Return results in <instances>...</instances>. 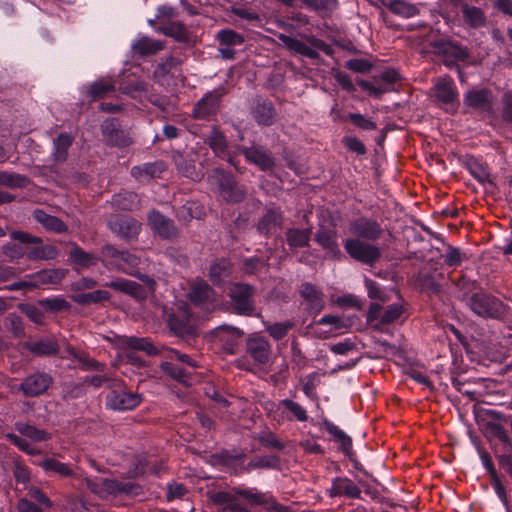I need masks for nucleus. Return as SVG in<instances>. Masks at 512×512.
<instances>
[{
    "mask_svg": "<svg viewBox=\"0 0 512 512\" xmlns=\"http://www.w3.org/2000/svg\"><path fill=\"white\" fill-rule=\"evenodd\" d=\"M123 346L130 350L128 353L130 360H135L132 356L133 351H142L149 356H161L162 361L159 365L161 371L167 377L184 385H191L196 369L199 367L197 360L192 356L174 348L156 345L147 337H126Z\"/></svg>",
    "mask_w": 512,
    "mask_h": 512,
    "instance_id": "f257e3e1",
    "label": "nucleus"
},
{
    "mask_svg": "<svg viewBox=\"0 0 512 512\" xmlns=\"http://www.w3.org/2000/svg\"><path fill=\"white\" fill-rule=\"evenodd\" d=\"M348 230L352 236L343 240L347 256L361 265L374 267L382 257L381 248L373 244L384 233L382 225L374 218L361 216L349 222Z\"/></svg>",
    "mask_w": 512,
    "mask_h": 512,
    "instance_id": "f03ea898",
    "label": "nucleus"
},
{
    "mask_svg": "<svg viewBox=\"0 0 512 512\" xmlns=\"http://www.w3.org/2000/svg\"><path fill=\"white\" fill-rule=\"evenodd\" d=\"M277 38L291 55L302 59H310L314 63H318L320 60L319 51H323L327 55H330L332 51L329 44L314 35L305 34L302 39H298L284 33H279Z\"/></svg>",
    "mask_w": 512,
    "mask_h": 512,
    "instance_id": "7ed1b4c3",
    "label": "nucleus"
},
{
    "mask_svg": "<svg viewBox=\"0 0 512 512\" xmlns=\"http://www.w3.org/2000/svg\"><path fill=\"white\" fill-rule=\"evenodd\" d=\"M207 182L228 204H239L246 198L245 186L239 185L233 174L222 168H213L208 173Z\"/></svg>",
    "mask_w": 512,
    "mask_h": 512,
    "instance_id": "20e7f679",
    "label": "nucleus"
},
{
    "mask_svg": "<svg viewBox=\"0 0 512 512\" xmlns=\"http://www.w3.org/2000/svg\"><path fill=\"white\" fill-rule=\"evenodd\" d=\"M255 293L256 288L251 284L243 282L231 284L227 292L231 311L246 317L256 315Z\"/></svg>",
    "mask_w": 512,
    "mask_h": 512,
    "instance_id": "39448f33",
    "label": "nucleus"
},
{
    "mask_svg": "<svg viewBox=\"0 0 512 512\" xmlns=\"http://www.w3.org/2000/svg\"><path fill=\"white\" fill-rule=\"evenodd\" d=\"M110 391L105 397L107 409L124 412L137 408L143 397L141 394L126 389V384L122 379L111 382Z\"/></svg>",
    "mask_w": 512,
    "mask_h": 512,
    "instance_id": "423d86ee",
    "label": "nucleus"
},
{
    "mask_svg": "<svg viewBox=\"0 0 512 512\" xmlns=\"http://www.w3.org/2000/svg\"><path fill=\"white\" fill-rule=\"evenodd\" d=\"M205 142L218 158L227 161L238 173L246 172L247 168L241 164L235 145L229 146L226 136L217 126L212 127Z\"/></svg>",
    "mask_w": 512,
    "mask_h": 512,
    "instance_id": "0eeeda50",
    "label": "nucleus"
},
{
    "mask_svg": "<svg viewBox=\"0 0 512 512\" xmlns=\"http://www.w3.org/2000/svg\"><path fill=\"white\" fill-rule=\"evenodd\" d=\"M483 414L487 417V419H483L485 436L488 439H498L505 449L512 450V438L504 427L505 424L511 426L512 415L502 413L495 409H485Z\"/></svg>",
    "mask_w": 512,
    "mask_h": 512,
    "instance_id": "6e6552de",
    "label": "nucleus"
},
{
    "mask_svg": "<svg viewBox=\"0 0 512 512\" xmlns=\"http://www.w3.org/2000/svg\"><path fill=\"white\" fill-rule=\"evenodd\" d=\"M468 304L470 309L482 318L500 320L507 314V306L500 299L486 292L472 294Z\"/></svg>",
    "mask_w": 512,
    "mask_h": 512,
    "instance_id": "1a4fd4ad",
    "label": "nucleus"
},
{
    "mask_svg": "<svg viewBox=\"0 0 512 512\" xmlns=\"http://www.w3.org/2000/svg\"><path fill=\"white\" fill-rule=\"evenodd\" d=\"M401 80V76L395 69L387 68L377 75H373L371 80L357 79L356 83L369 96L380 99L383 94L395 91V84Z\"/></svg>",
    "mask_w": 512,
    "mask_h": 512,
    "instance_id": "9d476101",
    "label": "nucleus"
},
{
    "mask_svg": "<svg viewBox=\"0 0 512 512\" xmlns=\"http://www.w3.org/2000/svg\"><path fill=\"white\" fill-rule=\"evenodd\" d=\"M238 158L244 156L245 161L256 166L260 171L271 173L276 168V158L271 150L261 144L253 143L250 146L236 144Z\"/></svg>",
    "mask_w": 512,
    "mask_h": 512,
    "instance_id": "9b49d317",
    "label": "nucleus"
},
{
    "mask_svg": "<svg viewBox=\"0 0 512 512\" xmlns=\"http://www.w3.org/2000/svg\"><path fill=\"white\" fill-rule=\"evenodd\" d=\"M166 323L170 332L177 337L184 338L196 333L193 314L186 304L172 309L167 314Z\"/></svg>",
    "mask_w": 512,
    "mask_h": 512,
    "instance_id": "f8f14e48",
    "label": "nucleus"
},
{
    "mask_svg": "<svg viewBox=\"0 0 512 512\" xmlns=\"http://www.w3.org/2000/svg\"><path fill=\"white\" fill-rule=\"evenodd\" d=\"M313 239L324 250L326 259L341 262L346 258L347 254L343 253L340 248L335 226L320 224Z\"/></svg>",
    "mask_w": 512,
    "mask_h": 512,
    "instance_id": "ddd939ff",
    "label": "nucleus"
},
{
    "mask_svg": "<svg viewBox=\"0 0 512 512\" xmlns=\"http://www.w3.org/2000/svg\"><path fill=\"white\" fill-rule=\"evenodd\" d=\"M147 224L154 236L168 242H175L181 234V230L175 222L157 209H152L147 214Z\"/></svg>",
    "mask_w": 512,
    "mask_h": 512,
    "instance_id": "4468645a",
    "label": "nucleus"
},
{
    "mask_svg": "<svg viewBox=\"0 0 512 512\" xmlns=\"http://www.w3.org/2000/svg\"><path fill=\"white\" fill-rule=\"evenodd\" d=\"M322 425L325 428V430L333 436L334 441L339 443L340 451L346 457H348L349 461L353 465V468L358 472L362 473L364 476L371 477L372 475L364 468V466L356 458V453L353 450L352 438L343 430H341L337 425H335L332 421L326 418L322 420Z\"/></svg>",
    "mask_w": 512,
    "mask_h": 512,
    "instance_id": "2eb2a0df",
    "label": "nucleus"
},
{
    "mask_svg": "<svg viewBox=\"0 0 512 512\" xmlns=\"http://www.w3.org/2000/svg\"><path fill=\"white\" fill-rule=\"evenodd\" d=\"M236 498L246 500L251 506H261L269 512H288V507L280 504L270 493H263L257 488H233L232 493Z\"/></svg>",
    "mask_w": 512,
    "mask_h": 512,
    "instance_id": "dca6fc26",
    "label": "nucleus"
},
{
    "mask_svg": "<svg viewBox=\"0 0 512 512\" xmlns=\"http://www.w3.org/2000/svg\"><path fill=\"white\" fill-rule=\"evenodd\" d=\"M101 256L106 259H115L119 268L129 275H136L141 264V258L138 255L126 250H119L110 244H106L101 248Z\"/></svg>",
    "mask_w": 512,
    "mask_h": 512,
    "instance_id": "f3484780",
    "label": "nucleus"
},
{
    "mask_svg": "<svg viewBox=\"0 0 512 512\" xmlns=\"http://www.w3.org/2000/svg\"><path fill=\"white\" fill-rule=\"evenodd\" d=\"M53 384V378L46 372H35L23 379L19 386V390L26 397H38L47 392Z\"/></svg>",
    "mask_w": 512,
    "mask_h": 512,
    "instance_id": "a211bd4d",
    "label": "nucleus"
},
{
    "mask_svg": "<svg viewBox=\"0 0 512 512\" xmlns=\"http://www.w3.org/2000/svg\"><path fill=\"white\" fill-rule=\"evenodd\" d=\"M433 48L436 54L444 57V64L452 68L459 61H466L469 53L466 48L448 40L440 39L433 43Z\"/></svg>",
    "mask_w": 512,
    "mask_h": 512,
    "instance_id": "6ab92c4d",
    "label": "nucleus"
},
{
    "mask_svg": "<svg viewBox=\"0 0 512 512\" xmlns=\"http://www.w3.org/2000/svg\"><path fill=\"white\" fill-rule=\"evenodd\" d=\"M299 294L305 301V310L308 314L316 316L324 309V294L315 284L303 282L300 285Z\"/></svg>",
    "mask_w": 512,
    "mask_h": 512,
    "instance_id": "aec40b11",
    "label": "nucleus"
},
{
    "mask_svg": "<svg viewBox=\"0 0 512 512\" xmlns=\"http://www.w3.org/2000/svg\"><path fill=\"white\" fill-rule=\"evenodd\" d=\"M274 413V418L278 417V422H306L308 420L307 410L301 404L289 398L280 400Z\"/></svg>",
    "mask_w": 512,
    "mask_h": 512,
    "instance_id": "412c9836",
    "label": "nucleus"
},
{
    "mask_svg": "<svg viewBox=\"0 0 512 512\" xmlns=\"http://www.w3.org/2000/svg\"><path fill=\"white\" fill-rule=\"evenodd\" d=\"M284 214L280 207H270L259 219L256 230L263 237H270L282 229Z\"/></svg>",
    "mask_w": 512,
    "mask_h": 512,
    "instance_id": "4be33fe9",
    "label": "nucleus"
},
{
    "mask_svg": "<svg viewBox=\"0 0 512 512\" xmlns=\"http://www.w3.org/2000/svg\"><path fill=\"white\" fill-rule=\"evenodd\" d=\"M220 96L213 92L206 93L198 100L192 109V117L195 120L210 121L219 111Z\"/></svg>",
    "mask_w": 512,
    "mask_h": 512,
    "instance_id": "5701e85b",
    "label": "nucleus"
},
{
    "mask_svg": "<svg viewBox=\"0 0 512 512\" xmlns=\"http://www.w3.org/2000/svg\"><path fill=\"white\" fill-rule=\"evenodd\" d=\"M246 352L255 362L266 364L270 360L271 345L266 337L252 334L246 339Z\"/></svg>",
    "mask_w": 512,
    "mask_h": 512,
    "instance_id": "b1692460",
    "label": "nucleus"
},
{
    "mask_svg": "<svg viewBox=\"0 0 512 512\" xmlns=\"http://www.w3.org/2000/svg\"><path fill=\"white\" fill-rule=\"evenodd\" d=\"M109 225L114 234L128 242L137 239L141 231V224L127 215L115 218Z\"/></svg>",
    "mask_w": 512,
    "mask_h": 512,
    "instance_id": "393cba45",
    "label": "nucleus"
},
{
    "mask_svg": "<svg viewBox=\"0 0 512 512\" xmlns=\"http://www.w3.org/2000/svg\"><path fill=\"white\" fill-rule=\"evenodd\" d=\"M250 113L260 126H272L276 120V109L272 101L258 97L254 99Z\"/></svg>",
    "mask_w": 512,
    "mask_h": 512,
    "instance_id": "a878e982",
    "label": "nucleus"
},
{
    "mask_svg": "<svg viewBox=\"0 0 512 512\" xmlns=\"http://www.w3.org/2000/svg\"><path fill=\"white\" fill-rule=\"evenodd\" d=\"M197 154L193 151L176 152L173 155V162L177 171L184 177L193 181H199L203 174L197 170L195 165Z\"/></svg>",
    "mask_w": 512,
    "mask_h": 512,
    "instance_id": "bb28decb",
    "label": "nucleus"
},
{
    "mask_svg": "<svg viewBox=\"0 0 512 512\" xmlns=\"http://www.w3.org/2000/svg\"><path fill=\"white\" fill-rule=\"evenodd\" d=\"M101 131L103 137L112 146L127 147L131 144V138L115 118L105 120L101 125Z\"/></svg>",
    "mask_w": 512,
    "mask_h": 512,
    "instance_id": "cd10ccee",
    "label": "nucleus"
},
{
    "mask_svg": "<svg viewBox=\"0 0 512 512\" xmlns=\"http://www.w3.org/2000/svg\"><path fill=\"white\" fill-rule=\"evenodd\" d=\"M165 471L166 467L162 459H150L143 456L136 458L129 472L131 477L138 478L145 474L160 477Z\"/></svg>",
    "mask_w": 512,
    "mask_h": 512,
    "instance_id": "c85d7f7f",
    "label": "nucleus"
},
{
    "mask_svg": "<svg viewBox=\"0 0 512 512\" xmlns=\"http://www.w3.org/2000/svg\"><path fill=\"white\" fill-rule=\"evenodd\" d=\"M233 265L228 258H217L209 267L208 277L214 286L222 287L230 282Z\"/></svg>",
    "mask_w": 512,
    "mask_h": 512,
    "instance_id": "c756f323",
    "label": "nucleus"
},
{
    "mask_svg": "<svg viewBox=\"0 0 512 512\" xmlns=\"http://www.w3.org/2000/svg\"><path fill=\"white\" fill-rule=\"evenodd\" d=\"M330 497H345L348 499H361V489L348 477H335L328 490Z\"/></svg>",
    "mask_w": 512,
    "mask_h": 512,
    "instance_id": "7c9ffc66",
    "label": "nucleus"
},
{
    "mask_svg": "<svg viewBox=\"0 0 512 512\" xmlns=\"http://www.w3.org/2000/svg\"><path fill=\"white\" fill-rule=\"evenodd\" d=\"M464 105L474 110L489 112L492 109L493 96L489 89H471L464 94Z\"/></svg>",
    "mask_w": 512,
    "mask_h": 512,
    "instance_id": "2f4dec72",
    "label": "nucleus"
},
{
    "mask_svg": "<svg viewBox=\"0 0 512 512\" xmlns=\"http://www.w3.org/2000/svg\"><path fill=\"white\" fill-rule=\"evenodd\" d=\"M435 97L445 105L458 104L459 93L454 80L450 76L440 77L435 84Z\"/></svg>",
    "mask_w": 512,
    "mask_h": 512,
    "instance_id": "473e14b6",
    "label": "nucleus"
},
{
    "mask_svg": "<svg viewBox=\"0 0 512 512\" xmlns=\"http://www.w3.org/2000/svg\"><path fill=\"white\" fill-rule=\"evenodd\" d=\"M214 505H221L218 512H251L249 508L238 502L237 498L228 491H216L209 495Z\"/></svg>",
    "mask_w": 512,
    "mask_h": 512,
    "instance_id": "72a5a7b5",
    "label": "nucleus"
},
{
    "mask_svg": "<svg viewBox=\"0 0 512 512\" xmlns=\"http://www.w3.org/2000/svg\"><path fill=\"white\" fill-rule=\"evenodd\" d=\"M68 260L73 265L74 270L79 271L95 266L99 258L93 253L86 252L78 244L72 242L71 249L68 252Z\"/></svg>",
    "mask_w": 512,
    "mask_h": 512,
    "instance_id": "f704fd0d",
    "label": "nucleus"
},
{
    "mask_svg": "<svg viewBox=\"0 0 512 512\" xmlns=\"http://www.w3.org/2000/svg\"><path fill=\"white\" fill-rule=\"evenodd\" d=\"M466 169L469 174L481 185L495 187V181L491 176V169L486 162L476 157H470L466 163Z\"/></svg>",
    "mask_w": 512,
    "mask_h": 512,
    "instance_id": "c9c22d12",
    "label": "nucleus"
},
{
    "mask_svg": "<svg viewBox=\"0 0 512 512\" xmlns=\"http://www.w3.org/2000/svg\"><path fill=\"white\" fill-rule=\"evenodd\" d=\"M108 490L109 496H127L136 497L142 494L143 488L140 484L130 481H119L117 479H111L104 484Z\"/></svg>",
    "mask_w": 512,
    "mask_h": 512,
    "instance_id": "e433bc0d",
    "label": "nucleus"
},
{
    "mask_svg": "<svg viewBox=\"0 0 512 512\" xmlns=\"http://www.w3.org/2000/svg\"><path fill=\"white\" fill-rule=\"evenodd\" d=\"M188 297L195 306L208 308L212 304L214 290L207 283H198L191 287Z\"/></svg>",
    "mask_w": 512,
    "mask_h": 512,
    "instance_id": "4c0bfd02",
    "label": "nucleus"
},
{
    "mask_svg": "<svg viewBox=\"0 0 512 512\" xmlns=\"http://www.w3.org/2000/svg\"><path fill=\"white\" fill-rule=\"evenodd\" d=\"M461 12L463 22L469 28L479 29L486 25L487 18L482 8L464 3Z\"/></svg>",
    "mask_w": 512,
    "mask_h": 512,
    "instance_id": "58836bf2",
    "label": "nucleus"
},
{
    "mask_svg": "<svg viewBox=\"0 0 512 512\" xmlns=\"http://www.w3.org/2000/svg\"><path fill=\"white\" fill-rule=\"evenodd\" d=\"M165 170V165L162 161L147 162L141 165L132 167L131 175L136 180L158 178Z\"/></svg>",
    "mask_w": 512,
    "mask_h": 512,
    "instance_id": "ea45409f",
    "label": "nucleus"
},
{
    "mask_svg": "<svg viewBox=\"0 0 512 512\" xmlns=\"http://www.w3.org/2000/svg\"><path fill=\"white\" fill-rule=\"evenodd\" d=\"M140 199L138 194L132 191L121 190L114 194L111 199V205L119 210L132 211L138 208Z\"/></svg>",
    "mask_w": 512,
    "mask_h": 512,
    "instance_id": "a19ab883",
    "label": "nucleus"
},
{
    "mask_svg": "<svg viewBox=\"0 0 512 512\" xmlns=\"http://www.w3.org/2000/svg\"><path fill=\"white\" fill-rule=\"evenodd\" d=\"M164 48L163 42L143 36L132 44L135 55L148 57L157 54Z\"/></svg>",
    "mask_w": 512,
    "mask_h": 512,
    "instance_id": "79ce46f5",
    "label": "nucleus"
},
{
    "mask_svg": "<svg viewBox=\"0 0 512 512\" xmlns=\"http://www.w3.org/2000/svg\"><path fill=\"white\" fill-rule=\"evenodd\" d=\"M39 466L44 470L46 474H57L64 478H70L75 476V472L70 464L60 462L59 460L48 457L43 459Z\"/></svg>",
    "mask_w": 512,
    "mask_h": 512,
    "instance_id": "37998d69",
    "label": "nucleus"
},
{
    "mask_svg": "<svg viewBox=\"0 0 512 512\" xmlns=\"http://www.w3.org/2000/svg\"><path fill=\"white\" fill-rule=\"evenodd\" d=\"M34 218L49 231L60 234L68 230L67 225L60 218L49 215L44 210L36 209L34 211Z\"/></svg>",
    "mask_w": 512,
    "mask_h": 512,
    "instance_id": "c03bdc74",
    "label": "nucleus"
},
{
    "mask_svg": "<svg viewBox=\"0 0 512 512\" xmlns=\"http://www.w3.org/2000/svg\"><path fill=\"white\" fill-rule=\"evenodd\" d=\"M311 234V228H289L286 231L287 244L291 249L309 247Z\"/></svg>",
    "mask_w": 512,
    "mask_h": 512,
    "instance_id": "a18cd8bd",
    "label": "nucleus"
},
{
    "mask_svg": "<svg viewBox=\"0 0 512 512\" xmlns=\"http://www.w3.org/2000/svg\"><path fill=\"white\" fill-rule=\"evenodd\" d=\"M70 298L78 305L88 306L108 301L111 298V294L106 290H94L87 293H74L70 295Z\"/></svg>",
    "mask_w": 512,
    "mask_h": 512,
    "instance_id": "49530a36",
    "label": "nucleus"
},
{
    "mask_svg": "<svg viewBox=\"0 0 512 512\" xmlns=\"http://www.w3.org/2000/svg\"><path fill=\"white\" fill-rule=\"evenodd\" d=\"M182 61L179 58L169 56L159 63L154 70L153 76L156 82L164 85L165 78L180 69Z\"/></svg>",
    "mask_w": 512,
    "mask_h": 512,
    "instance_id": "de8ad7c7",
    "label": "nucleus"
},
{
    "mask_svg": "<svg viewBox=\"0 0 512 512\" xmlns=\"http://www.w3.org/2000/svg\"><path fill=\"white\" fill-rule=\"evenodd\" d=\"M66 270L55 268V269H44L36 272L33 275V284L35 286L45 284H59L66 276Z\"/></svg>",
    "mask_w": 512,
    "mask_h": 512,
    "instance_id": "09e8293b",
    "label": "nucleus"
},
{
    "mask_svg": "<svg viewBox=\"0 0 512 512\" xmlns=\"http://www.w3.org/2000/svg\"><path fill=\"white\" fill-rule=\"evenodd\" d=\"M73 137L66 133H60L53 141V157L56 162H64L68 157L69 148L72 146Z\"/></svg>",
    "mask_w": 512,
    "mask_h": 512,
    "instance_id": "8fccbe9b",
    "label": "nucleus"
},
{
    "mask_svg": "<svg viewBox=\"0 0 512 512\" xmlns=\"http://www.w3.org/2000/svg\"><path fill=\"white\" fill-rule=\"evenodd\" d=\"M157 31L177 42L186 43L189 41V33L185 25L180 22H168L158 27Z\"/></svg>",
    "mask_w": 512,
    "mask_h": 512,
    "instance_id": "3c124183",
    "label": "nucleus"
},
{
    "mask_svg": "<svg viewBox=\"0 0 512 512\" xmlns=\"http://www.w3.org/2000/svg\"><path fill=\"white\" fill-rule=\"evenodd\" d=\"M26 255L29 260H54L58 256V249L53 245H39L34 247H28Z\"/></svg>",
    "mask_w": 512,
    "mask_h": 512,
    "instance_id": "603ef678",
    "label": "nucleus"
},
{
    "mask_svg": "<svg viewBox=\"0 0 512 512\" xmlns=\"http://www.w3.org/2000/svg\"><path fill=\"white\" fill-rule=\"evenodd\" d=\"M16 430L24 437L34 442H44L51 438V434L44 429H39L28 423H16Z\"/></svg>",
    "mask_w": 512,
    "mask_h": 512,
    "instance_id": "864d4df0",
    "label": "nucleus"
},
{
    "mask_svg": "<svg viewBox=\"0 0 512 512\" xmlns=\"http://www.w3.org/2000/svg\"><path fill=\"white\" fill-rule=\"evenodd\" d=\"M386 7L391 13L403 18H412L419 14V9L414 4L404 0H391Z\"/></svg>",
    "mask_w": 512,
    "mask_h": 512,
    "instance_id": "5fc2aeb1",
    "label": "nucleus"
},
{
    "mask_svg": "<svg viewBox=\"0 0 512 512\" xmlns=\"http://www.w3.org/2000/svg\"><path fill=\"white\" fill-rule=\"evenodd\" d=\"M29 184L27 176L9 171H0V186L11 189L25 188Z\"/></svg>",
    "mask_w": 512,
    "mask_h": 512,
    "instance_id": "6e6d98bb",
    "label": "nucleus"
},
{
    "mask_svg": "<svg viewBox=\"0 0 512 512\" xmlns=\"http://www.w3.org/2000/svg\"><path fill=\"white\" fill-rule=\"evenodd\" d=\"M294 327L295 323L291 320L265 324V330L276 341L284 339Z\"/></svg>",
    "mask_w": 512,
    "mask_h": 512,
    "instance_id": "4d7b16f0",
    "label": "nucleus"
},
{
    "mask_svg": "<svg viewBox=\"0 0 512 512\" xmlns=\"http://www.w3.org/2000/svg\"><path fill=\"white\" fill-rule=\"evenodd\" d=\"M280 463V457L277 455L258 456L251 459L248 469H279Z\"/></svg>",
    "mask_w": 512,
    "mask_h": 512,
    "instance_id": "13d9d810",
    "label": "nucleus"
},
{
    "mask_svg": "<svg viewBox=\"0 0 512 512\" xmlns=\"http://www.w3.org/2000/svg\"><path fill=\"white\" fill-rule=\"evenodd\" d=\"M221 46H238L244 43V36L232 29H222L217 34Z\"/></svg>",
    "mask_w": 512,
    "mask_h": 512,
    "instance_id": "bf43d9fd",
    "label": "nucleus"
},
{
    "mask_svg": "<svg viewBox=\"0 0 512 512\" xmlns=\"http://www.w3.org/2000/svg\"><path fill=\"white\" fill-rule=\"evenodd\" d=\"M39 304L49 312L68 311L71 308V304L61 296L41 299Z\"/></svg>",
    "mask_w": 512,
    "mask_h": 512,
    "instance_id": "052dcab7",
    "label": "nucleus"
},
{
    "mask_svg": "<svg viewBox=\"0 0 512 512\" xmlns=\"http://www.w3.org/2000/svg\"><path fill=\"white\" fill-rule=\"evenodd\" d=\"M346 120L362 131H373L377 128V124L372 119L361 113H349Z\"/></svg>",
    "mask_w": 512,
    "mask_h": 512,
    "instance_id": "680f3d73",
    "label": "nucleus"
},
{
    "mask_svg": "<svg viewBox=\"0 0 512 512\" xmlns=\"http://www.w3.org/2000/svg\"><path fill=\"white\" fill-rule=\"evenodd\" d=\"M115 90V85L110 82L96 81L90 86L89 94L93 100H99L114 93Z\"/></svg>",
    "mask_w": 512,
    "mask_h": 512,
    "instance_id": "e2e57ef3",
    "label": "nucleus"
},
{
    "mask_svg": "<svg viewBox=\"0 0 512 512\" xmlns=\"http://www.w3.org/2000/svg\"><path fill=\"white\" fill-rule=\"evenodd\" d=\"M72 357L74 360L78 361L81 364L82 370H90V371H99L102 372L105 369V364L90 358L88 355L84 353H78L73 351Z\"/></svg>",
    "mask_w": 512,
    "mask_h": 512,
    "instance_id": "0e129e2a",
    "label": "nucleus"
},
{
    "mask_svg": "<svg viewBox=\"0 0 512 512\" xmlns=\"http://www.w3.org/2000/svg\"><path fill=\"white\" fill-rule=\"evenodd\" d=\"M403 312V307L400 304L393 303L388 305L383 311L380 317V322L376 324V327L378 328L379 325L392 324L402 316Z\"/></svg>",
    "mask_w": 512,
    "mask_h": 512,
    "instance_id": "69168bd1",
    "label": "nucleus"
},
{
    "mask_svg": "<svg viewBox=\"0 0 512 512\" xmlns=\"http://www.w3.org/2000/svg\"><path fill=\"white\" fill-rule=\"evenodd\" d=\"M6 439L16 446L20 451L26 453L27 455H37L40 453V450L34 446H32L27 440L18 436L14 433L6 434Z\"/></svg>",
    "mask_w": 512,
    "mask_h": 512,
    "instance_id": "338daca9",
    "label": "nucleus"
},
{
    "mask_svg": "<svg viewBox=\"0 0 512 512\" xmlns=\"http://www.w3.org/2000/svg\"><path fill=\"white\" fill-rule=\"evenodd\" d=\"M418 285L421 291L430 295H436L441 291V285L435 280L432 274L420 275Z\"/></svg>",
    "mask_w": 512,
    "mask_h": 512,
    "instance_id": "774afa93",
    "label": "nucleus"
}]
</instances>
